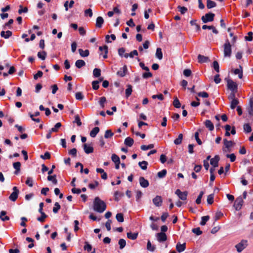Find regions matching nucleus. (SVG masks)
<instances>
[{
  "label": "nucleus",
  "mask_w": 253,
  "mask_h": 253,
  "mask_svg": "<svg viewBox=\"0 0 253 253\" xmlns=\"http://www.w3.org/2000/svg\"><path fill=\"white\" fill-rule=\"evenodd\" d=\"M13 168L15 169L14 173L18 174L20 171L21 163L19 162L14 163L13 164Z\"/></svg>",
  "instance_id": "18"
},
{
  "label": "nucleus",
  "mask_w": 253,
  "mask_h": 253,
  "mask_svg": "<svg viewBox=\"0 0 253 253\" xmlns=\"http://www.w3.org/2000/svg\"><path fill=\"white\" fill-rule=\"evenodd\" d=\"M162 198L160 196H157L153 199V202L156 207H160L162 204Z\"/></svg>",
  "instance_id": "11"
},
{
  "label": "nucleus",
  "mask_w": 253,
  "mask_h": 253,
  "mask_svg": "<svg viewBox=\"0 0 253 253\" xmlns=\"http://www.w3.org/2000/svg\"><path fill=\"white\" fill-rule=\"evenodd\" d=\"M156 56L159 60H161L163 58V53L161 48H157L156 52Z\"/></svg>",
  "instance_id": "30"
},
{
  "label": "nucleus",
  "mask_w": 253,
  "mask_h": 253,
  "mask_svg": "<svg viewBox=\"0 0 253 253\" xmlns=\"http://www.w3.org/2000/svg\"><path fill=\"white\" fill-rule=\"evenodd\" d=\"M99 83V82L97 81H94L92 82V88L93 89L97 90L98 89V88L99 87V84H98Z\"/></svg>",
  "instance_id": "55"
},
{
  "label": "nucleus",
  "mask_w": 253,
  "mask_h": 253,
  "mask_svg": "<svg viewBox=\"0 0 253 253\" xmlns=\"http://www.w3.org/2000/svg\"><path fill=\"white\" fill-rule=\"evenodd\" d=\"M79 52L80 53V55L83 57H87L89 55V50L87 49L84 50L82 49H79Z\"/></svg>",
  "instance_id": "23"
},
{
  "label": "nucleus",
  "mask_w": 253,
  "mask_h": 253,
  "mask_svg": "<svg viewBox=\"0 0 253 253\" xmlns=\"http://www.w3.org/2000/svg\"><path fill=\"white\" fill-rule=\"evenodd\" d=\"M183 139V135L180 133L178 135V137L174 140V143L176 145H179L181 143Z\"/></svg>",
  "instance_id": "31"
},
{
  "label": "nucleus",
  "mask_w": 253,
  "mask_h": 253,
  "mask_svg": "<svg viewBox=\"0 0 253 253\" xmlns=\"http://www.w3.org/2000/svg\"><path fill=\"white\" fill-rule=\"evenodd\" d=\"M216 6V3L211 1V0H207V6L208 8L210 9L213 7H214Z\"/></svg>",
  "instance_id": "35"
},
{
  "label": "nucleus",
  "mask_w": 253,
  "mask_h": 253,
  "mask_svg": "<svg viewBox=\"0 0 253 253\" xmlns=\"http://www.w3.org/2000/svg\"><path fill=\"white\" fill-rule=\"evenodd\" d=\"M74 123H76L78 126H81L82 125V122L81 121L80 117L78 115H76L75 116V121Z\"/></svg>",
  "instance_id": "57"
},
{
  "label": "nucleus",
  "mask_w": 253,
  "mask_h": 253,
  "mask_svg": "<svg viewBox=\"0 0 253 253\" xmlns=\"http://www.w3.org/2000/svg\"><path fill=\"white\" fill-rule=\"evenodd\" d=\"M20 9L18 10V13L21 14L22 13H26L28 11V8L27 7H23L21 5L19 6Z\"/></svg>",
  "instance_id": "60"
},
{
  "label": "nucleus",
  "mask_w": 253,
  "mask_h": 253,
  "mask_svg": "<svg viewBox=\"0 0 253 253\" xmlns=\"http://www.w3.org/2000/svg\"><path fill=\"white\" fill-rule=\"evenodd\" d=\"M175 193L181 200H186L187 199V197L188 195L187 191L181 192L179 189H177L175 191Z\"/></svg>",
  "instance_id": "8"
},
{
  "label": "nucleus",
  "mask_w": 253,
  "mask_h": 253,
  "mask_svg": "<svg viewBox=\"0 0 253 253\" xmlns=\"http://www.w3.org/2000/svg\"><path fill=\"white\" fill-rule=\"evenodd\" d=\"M213 67L216 72L218 73L219 72V65L217 61H214L213 62Z\"/></svg>",
  "instance_id": "58"
},
{
  "label": "nucleus",
  "mask_w": 253,
  "mask_h": 253,
  "mask_svg": "<svg viewBox=\"0 0 253 253\" xmlns=\"http://www.w3.org/2000/svg\"><path fill=\"white\" fill-rule=\"evenodd\" d=\"M192 232L197 235H200L202 233V232L201 231L199 227L193 229Z\"/></svg>",
  "instance_id": "62"
},
{
  "label": "nucleus",
  "mask_w": 253,
  "mask_h": 253,
  "mask_svg": "<svg viewBox=\"0 0 253 253\" xmlns=\"http://www.w3.org/2000/svg\"><path fill=\"white\" fill-rule=\"evenodd\" d=\"M93 208L95 211L102 213L106 209V205L103 201L101 200L99 197H96L93 201Z\"/></svg>",
  "instance_id": "1"
},
{
  "label": "nucleus",
  "mask_w": 253,
  "mask_h": 253,
  "mask_svg": "<svg viewBox=\"0 0 253 253\" xmlns=\"http://www.w3.org/2000/svg\"><path fill=\"white\" fill-rule=\"evenodd\" d=\"M60 209V206L58 202H56L54 204V207L53 209V212L55 213H57Z\"/></svg>",
  "instance_id": "51"
},
{
  "label": "nucleus",
  "mask_w": 253,
  "mask_h": 253,
  "mask_svg": "<svg viewBox=\"0 0 253 253\" xmlns=\"http://www.w3.org/2000/svg\"><path fill=\"white\" fill-rule=\"evenodd\" d=\"M110 38H111L113 41H114L116 40V36L114 34H112L110 36L106 35L105 37V39H106V42H111V41H109Z\"/></svg>",
  "instance_id": "49"
},
{
  "label": "nucleus",
  "mask_w": 253,
  "mask_h": 253,
  "mask_svg": "<svg viewBox=\"0 0 253 253\" xmlns=\"http://www.w3.org/2000/svg\"><path fill=\"white\" fill-rule=\"evenodd\" d=\"M127 72V69L126 65L124 66L122 69H120L117 73V75L120 77H123L125 76Z\"/></svg>",
  "instance_id": "14"
},
{
  "label": "nucleus",
  "mask_w": 253,
  "mask_h": 253,
  "mask_svg": "<svg viewBox=\"0 0 253 253\" xmlns=\"http://www.w3.org/2000/svg\"><path fill=\"white\" fill-rule=\"evenodd\" d=\"M154 147V144H149L148 145H142L141 146V149L143 150V151H145V150H147L148 149H152L153 148V147Z\"/></svg>",
  "instance_id": "45"
},
{
  "label": "nucleus",
  "mask_w": 253,
  "mask_h": 253,
  "mask_svg": "<svg viewBox=\"0 0 253 253\" xmlns=\"http://www.w3.org/2000/svg\"><path fill=\"white\" fill-rule=\"evenodd\" d=\"M214 17V14L211 13H209L203 16L202 17V20L204 23H206L208 22H211L213 20Z\"/></svg>",
  "instance_id": "6"
},
{
  "label": "nucleus",
  "mask_w": 253,
  "mask_h": 253,
  "mask_svg": "<svg viewBox=\"0 0 253 253\" xmlns=\"http://www.w3.org/2000/svg\"><path fill=\"white\" fill-rule=\"evenodd\" d=\"M205 125L206 127L208 128L211 131L214 128L213 125L210 120H206L205 122Z\"/></svg>",
  "instance_id": "22"
},
{
  "label": "nucleus",
  "mask_w": 253,
  "mask_h": 253,
  "mask_svg": "<svg viewBox=\"0 0 253 253\" xmlns=\"http://www.w3.org/2000/svg\"><path fill=\"white\" fill-rule=\"evenodd\" d=\"M248 246V241L247 240H242L239 243L235 246V248L238 253H241Z\"/></svg>",
  "instance_id": "3"
},
{
  "label": "nucleus",
  "mask_w": 253,
  "mask_h": 253,
  "mask_svg": "<svg viewBox=\"0 0 253 253\" xmlns=\"http://www.w3.org/2000/svg\"><path fill=\"white\" fill-rule=\"evenodd\" d=\"M226 157L230 159L231 162H233L235 161L236 156L234 154H227L226 155Z\"/></svg>",
  "instance_id": "63"
},
{
  "label": "nucleus",
  "mask_w": 253,
  "mask_h": 253,
  "mask_svg": "<svg viewBox=\"0 0 253 253\" xmlns=\"http://www.w3.org/2000/svg\"><path fill=\"white\" fill-rule=\"evenodd\" d=\"M139 166L143 170H146L147 168L148 163L143 161L139 163Z\"/></svg>",
  "instance_id": "38"
},
{
  "label": "nucleus",
  "mask_w": 253,
  "mask_h": 253,
  "mask_svg": "<svg viewBox=\"0 0 253 253\" xmlns=\"http://www.w3.org/2000/svg\"><path fill=\"white\" fill-rule=\"evenodd\" d=\"M185 248H186L185 243L181 244L180 243H178L177 244V245L176 246V249L177 251L179 253L183 252L185 250Z\"/></svg>",
  "instance_id": "16"
},
{
  "label": "nucleus",
  "mask_w": 253,
  "mask_h": 253,
  "mask_svg": "<svg viewBox=\"0 0 253 253\" xmlns=\"http://www.w3.org/2000/svg\"><path fill=\"white\" fill-rule=\"evenodd\" d=\"M224 56L225 57H230L232 54L231 44L228 40H226L223 45Z\"/></svg>",
  "instance_id": "2"
},
{
  "label": "nucleus",
  "mask_w": 253,
  "mask_h": 253,
  "mask_svg": "<svg viewBox=\"0 0 253 253\" xmlns=\"http://www.w3.org/2000/svg\"><path fill=\"white\" fill-rule=\"evenodd\" d=\"M219 160V158L218 156H215L211 160V164L214 167H218V163Z\"/></svg>",
  "instance_id": "15"
},
{
  "label": "nucleus",
  "mask_w": 253,
  "mask_h": 253,
  "mask_svg": "<svg viewBox=\"0 0 253 253\" xmlns=\"http://www.w3.org/2000/svg\"><path fill=\"white\" fill-rule=\"evenodd\" d=\"M84 14L85 16L88 15L90 17H92L93 15L92 10L90 8L86 9L84 11Z\"/></svg>",
  "instance_id": "64"
},
{
  "label": "nucleus",
  "mask_w": 253,
  "mask_h": 253,
  "mask_svg": "<svg viewBox=\"0 0 253 253\" xmlns=\"http://www.w3.org/2000/svg\"><path fill=\"white\" fill-rule=\"evenodd\" d=\"M47 180L50 181H52V182L54 184H56L57 183V180L56 179V175H49L47 176Z\"/></svg>",
  "instance_id": "28"
},
{
  "label": "nucleus",
  "mask_w": 253,
  "mask_h": 253,
  "mask_svg": "<svg viewBox=\"0 0 253 253\" xmlns=\"http://www.w3.org/2000/svg\"><path fill=\"white\" fill-rule=\"evenodd\" d=\"M106 99L105 97L103 96L100 98L99 103L102 108L104 107V103L106 102Z\"/></svg>",
  "instance_id": "52"
},
{
  "label": "nucleus",
  "mask_w": 253,
  "mask_h": 253,
  "mask_svg": "<svg viewBox=\"0 0 253 253\" xmlns=\"http://www.w3.org/2000/svg\"><path fill=\"white\" fill-rule=\"evenodd\" d=\"M227 82L228 88L231 90L232 92H237V84L231 79L227 80Z\"/></svg>",
  "instance_id": "4"
},
{
  "label": "nucleus",
  "mask_w": 253,
  "mask_h": 253,
  "mask_svg": "<svg viewBox=\"0 0 253 253\" xmlns=\"http://www.w3.org/2000/svg\"><path fill=\"white\" fill-rule=\"evenodd\" d=\"M244 203L243 200L241 197H239L237 198L234 203V207L236 210L239 211L240 210L243 205Z\"/></svg>",
  "instance_id": "7"
},
{
  "label": "nucleus",
  "mask_w": 253,
  "mask_h": 253,
  "mask_svg": "<svg viewBox=\"0 0 253 253\" xmlns=\"http://www.w3.org/2000/svg\"><path fill=\"white\" fill-rule=\"evenodd\" d=\"M209 219L210 216L209 215L202 217V220L200 222V224L202 226L205 225L206 222L209 220Z\"/></svg>",
  "instance_id": "40"
},
{
  "label": "nucleus",
  "mask_w": 253,
  "mask_h": 253,
  "mask_svg": "<svg viewBox=\"0 0 253 253\" xmlns=\"http://www.w3.org/2000/svg\"><path fill=\"white\" fill-rule=\"evenodd\" d=\"M13 192L9 197V199L12 202H15L18 198L19 191L16 186L13 187Z\"/></svg>",
  "instance_id": "5"
},
{
  "label": "nucleus",
  "mask_w": 253,
  "mask_h": 253,
  "mask_svg": "<svg viewBox=\"0 0 253 253\" xmlns=\"http://www.w3.org/2000/svg\"><path fill=\"white\" fill-rule=\"evenodd\" d=\"M85 65V62L83 60H78L75 63V65L78 68H81Z\"/></svg>",
  "instance_id": "26"
},
{
  "label": "nucleus",
  "mask_w": 253,
  "mask_h": 253,
  "mask_svg": "<svg viewBox=\"0 0 253 253\" xmlns=\"http://www.w3.org/2000/svg\"><path fill=\"white\" fill-rule=\"evenodd\" d=\"M173 105L176 108H179L181 106V103L176 97L174 99Z\"/></svg>",
  "instance_id": "37"
},
{
  "label": "nucleus",
  "mask_w": 253,
  "mask_h": 253,
  "mask_svg": "<svg viewBox=\"0 0 253 253\" xmlns=\"http://www.w3.org/2000/svg\"><path fill=\"white\" fill-rule=\"evenodd\" d=\"M138 236V233H132L131 232L127 233V237L131 240H135Z\"/></svg>",
  "instance_id": "32"
},
{
  "label": "nucleus",
  "mask_w": 253,
  "mask_h": 253,
  "mask_svg": "<svg viewBox=\"0 0 253 253\" xmlns=\"http://www.w3.org/2000/svg\"><path fill=\"white\" fill-rule=\"evenodd\" d=\"M112 161L115 163L120 162V158L117 155L114 154L111 157Z\"/></svg>",
  "instance_id": "44"
},
{
  "label": "nucleus",
  "mask_w": 253,
  "mask_h": 253,
  "mask_svg": "<svg viewBox=\"0 0 253 253\" xmlns=\"http://www.w3.org/2000/svg\"><path fill=\"white\" fill-rule=\"evenodd\" d=\"M207 202L208 204L211 205L213 202V194H210L208 196L207 198Z\"/></svg>",
  "instance_id": "56"
},
{
  "label": "nucleus",
  "mask_w": 253,
  "mask_h": 253,
  "mask_svg": "<svg viewBox=\"0 0 253 253\" xmlns=\"http://www.w3.org/2000/svg\"><path fill=\"white\" fill-rule=\"evenodd\" d=\"M113 135L114 133L111 131V130L110 129H108L105 131L104 137L105 138H111L113 136Z\"/></svg>",
  "instance_id": "41"
},
{
  "label": "nucleus",
  "mask_w": 253,
  "mask_h": 253,
  "mask_svg": "<svg viewBox=\"0 0 253 253\" xmlns=\"http://www.w3.org/2000/svg\"><path fill=\"white\" fill-rule=\"evenodd\" d=\"M244 131L247 133H249L252 131V128L249 124H246L244 125Z\"/></svg>",
  "instance_id": "48"
},
{
  "label": "nucleus",
  "mask_w": 253,
  "mask_h": 253,
  "mask_svg": "<svg viewBox=\"0 0 253 253\" xmlns=\"http://www.w3.org/2000/svg\"><path fill=\"white\" fill-rule=\"evenodd\" d=\"M84 150L86 154H90L93 152V147L87 144H84L83 145Z\"/></svg>",
  "instance_id": "12"
},
{
  "label": "nucleus",
  "mask_w": 253,
  "mask_h": 253,
  "mask_svg": "<svg viewBox=\"0 0 253 253\" xmlns=\"http://www.w3.org/2000/svg\"><path fill=\"white\" fill-rule=\"evenodd\" d=\"M239 101L237 99H233L232 100L230 105L231 109H234L239 104Z\"/></svg>",
  "instance_id": "36"
},
{
  "label": "nucleus",
  "mask_w": 253,
  "mask_h": 253,
  "mask_svg": "<svg viewBox=\"0 0 253 253\" xmlns=\"http://www.w3.org/2000/svg\"><path fill=\"white\" fill-rule=\"evenodd\" d=\"M198 96L201 97L203 98H207L209 97L208 93L205 91L199 92L198 93Z\"/></svg>",
  "instance_id": "61"
},
{
  "label": "nucleus",
  "mask_w": 253,
  "mask_h": 253,
  "mask_svg": "<svg viewBox=\"0 0 253 253\" xmlns=\"http://www.w3.org/2000/svg\"><path fill=\"white\" fill-rule=\"evenodd\" d=\"M139 181L140 186L143 188H146L149 185V181L145 179L143 177H140L139 179Z\"/></svg>",
  "instance_id": "13"
},
{
  "label": "nucleus",
  "mask_w": 253,
  "mask_h": 253,
  "mask_svg": "<svg viewBox=\"0 0 253 253\" xmlns=\"http://www.w3.org/2000/svg\"><path fill=\"white\" fill-rule=\"evenodd\" d=\"M104 22L103 18L101 16H99L96 19V26L98 28H101Z\"/></svg>",
  "instance_id": "24"
},
{
  "label": "nucleus",
  "mask_w": 253,
  "mask_h": 253,
  "mask_svg": "<svg viewBox=\"0 0 253 253\" xmlns=\"http://www.w3.org/2000/svg\"><path fill=\"white\" fill-rule=\"evenodd\" d=\"M12 34V33L10 31H6V32L2 31L0 33V36L4 39H8L11 36Z\"/></svg>",
  "instance_id": "20"
},
{
  "label": "nucleus",
  "mask_w": 253,
  "mask_h": 253,
  "mask_svg": "<svg viewBox=\"0 0 253 253\" xmlns=\"http://www.w3.org/2000/svg\"><path fill=\"white\" fill-rule=\"evenodd\" d=\"M156 237L159 242H162L167 240V235L165 233L161 232L156 234Z\"/></svg>",
  "instance_id": "10"
},
{
  "label": "nucleus",
  "mask_w": 253,
  "mask_h": 253,
  "mask_svg": "<svg viewBox=\"0 0 253 253\" xmlns=\"http://www.w3.org/2000/svg\"><path fill=\"white\" fill-rule=\"evenodd\" d=\"M166 174H167L166 169H163L162 170L159 171L157 175L159 178H163L166 176Z\"/></svg>",
  "instance_id": "50"
},
{
  "label": "nucleus",
  "mask_w": 253,
  "mask_h": 253,
  "mask_svg": "<svg viewBox=\"0 0 253 253\" xmlns=\"http://www.w3.org/2000/svg\"><path fill=\"white\" fill-rule=\"evenodd\" d=\"M93 76L95 77H98L101 75V70L98 68H95L93 72Z\"/></svg>",
  "instance_id": "47"
},
{
  "label": "nucleus",
  "mask_w": 253,
  "mask_h": 253,
  "mask_svg": "<svg viewBox=\"0 0 253 253\" xmlns=\"http://www.w3.org/2000/svg\"><path fill=\"white\" fill-rule=\"evenodd\" d=\"M6 212L4 211H1L0 213V219L3 221L9 220V217L8 216H6Z\"/></svg>",
  "instance_id": "21"
},
{
  "label": "nucleus",
  "mask_w": 253,
  "mask_h": 253,
  "mask_svg": "<svg viewBox=\"0 0 253 253\" xmlns=\"http://www.w3.org/2000/svg\"><path fill=\"white\" fill-rule=\"evenodd\" d=\"M203 194H204V192L203 191H201L198 197H197L196 200V203L197 204H200L201 202V199L203 196Z\"/></svg>",
  "instance_id": "59"
},
{
  "label": "nucleus",
  "mask_w": 253,
  "mask_h": 253,
  "mask_svg": "<svg viewBox=\"0 0 253 253\" xmlns=\"http://www.w3.org/2000/svg\"><path fill=\"white\" fill-rule=\"evenodd\" d=\"M138 55V52L136 50H134L131 51L130 53H126L124 54V57L126 58H127L128 57L130 58H133L134 56Z\"/></svg>",
  "instance_id": "25"
},
{
  "label": "nucleus",
  "mask_w": 253,
  "mask_h": 253,
  "mask_svg": "<svg viewBox=\"0 0 253 253\" xmlns=\"http://www.w3.org/2000/svg\"><path fill=\"white\" fill-rule=\"evenodd\" d=\"M240 69H236L234 70L233 73L235 75H238V77L240 79L243 78V69L241 66H239Z\"/></svg>",
  "instance_id": "19"
},
{
  "label": "nucleus",
  "mask_w": 253,
  "mask_h": 253,
  "mask_svg": "<svg viewBox=\"0 0 253 253\" xmlns=\"http://www.w3.org/2000/svg\"><path fill=\"white\" fill-rule=\"evenodd\" d=\"M199 62L204 63L206 62L208 60V57L199 54L198 56Z\"/></svg>",
  "instance_id": "33"
},
{
  "label": "nucleus",
  "mask_w": 253,
  "mask_h": 253,
  "mask_svg": "<svg viewBox=\"0 0 253 253\" xmlns=\"http://www.w3.org/2000/svg\"><path fill=\"white\" fill-rule=\"evenodd\" d=\"M116 217L118 221L120 222H122L124 221V216L122 213H117Z\"/></svg>",
  "instance_id": "46"
},
{
  "label": "nucleus",
  "mask_w": 253,
  "mask_h": 253,
  "mask_svg": "<svg viewBox=\"0 0 253 253\" xmlns=\"http://www.w3.org/2000/svg\"><path fill=\"white\" fill-rule=\"evenodd\" d=\"M26 184L28 185L30 187H32L33 186V180L32 178L30 177H28L25 182Z\"/></svg>",
  "instance_id": "53"
},
{
  "label": "nucleus",
  "mask_w": 253,
  "mask_h": 253,
  "mask_svg": "<svg viewBox=\"0 0 253 253\" xmlns=\"http://www.w3.org/2000/svg\"><path fill=\"white\" fill-rule=\"evenodd\" d=\"M223 142H224V147L223 148V150L225 152H226V149L228 150V149L231 147L233 145V143L231 141H228L226 139H223Z\"/></svg>",
  "instance_id": "9"
},
{
  "label": "nucleus",
  "mask_w": 253,
  "mask_h": 253,
  "mask_svg": "<svg viewBox=\"0 0 253 253\" xmlns=\"http://www.w3.org/2000/svg\"><path fill=\"white\" fill-rule=\"evenodd\" d=\"M41 216L37 218V220L40 222H43L45 220V219L46 218L47 215L45 214L44 212L41 213Z\"/></svg>",
  "instance_id": "54"
},
{
  "label": "nucleus",
  "mask_w": 253,
  "mask_h": 253,
  "mask_svg": "<svg viewBox=\"0 0 253 253\" xmlns=\"http://www.w3.org/2000/svg\"><path fill=\"white\" fill-rule=\"evenodd\" d=\"M99 131V128L98 127H95L90 132V136L92 137H95Z\"/></svg>",
  "instance_id": "27"
},
{
  "label": "nucleus",
  "mask_w": 253,
  "mask_h": 253,
  "mask_svg": "<svg viewBox=\"0 0 253 253\" xmlns=\"http://www.w3.org/2000/svg\"><path fill=\"white\" fill-rule=\"evenodd\" d=\"M61 126L60 123H57L53 127L50 129V132H56L58 131L59 128Z\"/></svg>",
  "instance_id": "34"
},
{
  "label": "nucleus",
  "mask_w": 253,
  "mask_h": 253,
  "mask_svg": "<svg viewBox=\"0 0 253 253\" xmlns=\"http://www.w3.org/2000/svg\"><path fill=\"white\" fill-rule=\"evenodd\" d=\"M124 143L128 147H131L134 143V141L131 137H127L125 139Z\"/></svg>",
  "instance_id": "17"
},
{
  "label": "nucleus",
  "mask_w": 253,
  "mask_h": 253,
  "mask_svg": "<svg viewBox=\"0 0 253 253\" xmlns=\"http://www.w3.org/2000/svg\"><path fill=\"white\" fill-rule=\"evenodd\" d=\"M118 244H119V245L120 246V249L122 250L123 248H124L126 246V241L124 239H121L119 240Z\"/></svg>",
  "instance_id": "42"
},
{
  "label": "nucleus",
  "mask_w": 253,
  "mask_h": 253,
  "mask_svg": "<svg viewBox=\"0 0 253 253\" xmlns=\"http://www.w3.org/2000/svg\"><path fill=\"white\" fill-rule=\"evenodd\" d=\"M46 56V53L43 51L42 52H39L38 53V56L39 58L44 60Z\"/></svg>",
  "instance_id": "43"
},
{
  "label": "nucleus",
  "mask_w": 253,
  "mask_h": 253,
  "mask_svg": "<svg viewBox=\"0 0 253 253\" xmlns=\"http://www.w3.org/2000/svg\"><path fill=\"white\" fill-rule=\"evenodd\" d=\"M155 246L152 245L150 241L148 240L147 245V249L149 251L154 252L155 250Z\"/></svg>",
  "instance_id": "39"
},
{
  "label": "nucleus",
  "mask_w": 253,
  "mask_h": 253,
  "mask_svg": "<svg viewBox=\"0 0 253 253\" xmlns=\"http://www.w3.org/2000/svg\"><path fill=\"white\" fill-rule=\"evenodd\" d=\"M132 91V86L130 84L127 85V88L126 89V96L128 97L131 94Z\"/></svg>",
  "instance_id": "29"
}]
</instances>
